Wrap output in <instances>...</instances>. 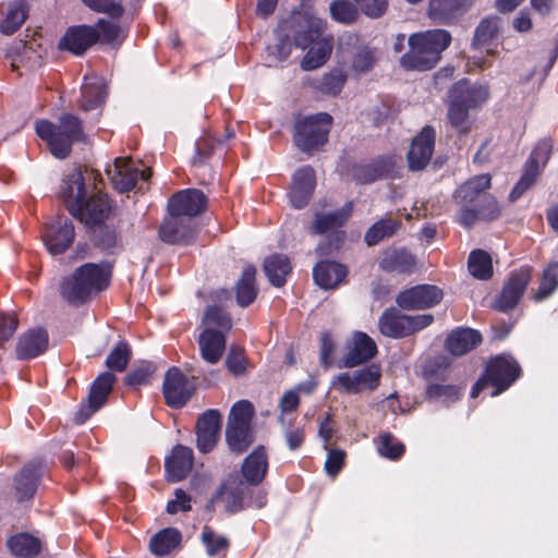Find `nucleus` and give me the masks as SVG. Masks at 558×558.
<instances>
[{"instance_id":"1","label":"nucleus","mask_w":558,"mask_h":558,"mask_svg":"<svg viewBox=\"0 0 558 558\" xmlns=\"http://www.w3.org/2000/svg\"><path fill=\"white\" fill-rule=\"evenodd\" d=\"M94 171L74 169L66 175L61 196L70 214L87 226L102 223L110 213L108 196L96 192Z\"/></svg>"},{"instance_id":"2","label":"nucleus","mask_w":558,"mask_h":558,"mask_svg":"<svg viewBox=\"0 0 558 558\" xmlns=\"http://www.w3.org/2000/svg\"><path fill=\"white\" fill-rule=\"evenodd\" d=\"M293 29L294 44L296 47L306 48L313 46L301 61V68L305 71L318 69L329 59L332 51V37L323 36L325 22L313 13L294 14L291 26L284 23L280 26L282 32Z\"/></svg>"},{"instance_id":"3","label":"nucleus","mask_w":558,"mask_h":558,"mask_svg":"<svg viewBox=\"0 0 558 558\" xmlns=\"http://www.w3.org/2000/svg\"><path fill=\"white\" fill-rule=\"evenodd\" d=\"M409 51L400 59L407 71H428L440 60L441 52L451 43V35L445 29H432L412 34L409 37Z\"/></svg>"},{"instance_id":"4","label":"nucleus","mask_w":558,"mask_h":558,"mask_svg":"<svg viewBox=\"0 0 558 558\" xmlns=\"http://www.w3.org/2000/svg\"><path fill=\"white\" fill-rule=\"evenodd\" d=\"M110 276L109 264H85L62 281L60 292L70 303L84 302L93 293L105 290Z\"/></svg>"},{"instance_id":"5","label":"nucleus","mask_w":558,"mask_h":558,"mask_svg":"<svg viewBox=\"0 0 558 558\" xmlns=\"http://www.w3.org/2000/svg\"><path fill=\"white\" fill-rule=\"evenodd\" d=\"M205 329L198 337L202 359L216 364L226 350L225 333L232 327L231 317L218 306H208L204 316Z\"/></svg>"},{"instance_id":"6","label":"nucleus","mask_w":558,"mask_h":558,"mask_svg":"<svg viewBox=\"0 0 558 558\" xmlns=\"http://www.w3.org/2000/svg\"><path fill=\"white\" fill-rule=\"evenodd\" d=\"M37 135L45 141L50 151L57 158H65L74 142L83 138V129L80 119L73 114H63L56 125L47 120L36 123Z\"/></svg>"},{"instance_id":"7","label":"nucleus","mask_w":558,"mask_h":558,"mask_svg":"<svg viewBox=\"0 0 558 558\" xmlns=\"http://www.w3.org/2000/svg\"><path fill=\"white\" fill-rule=\"evenodd\" d=\"M331 123V116L325 112L298 120L294 124V144L303 151L317 149L328 141Z\"/></svg>"},{"instance_id":"8","label":"nucleus","mask_w":558,"mask_h":558,"mask_svg":"<svg viewBox=\"0 0 558 558\" xmlns=\"http://www.w3.org/2000/svg\"><path fill=\"white\" fill-rule=\"evenodd\" d=\"M380 378V366L372 364L353 372H343L333 376L330 381V389L348 395L374 391L379 386Z\"/></svg>"},{"instance_id":"9","label":"nucleus","mask_w":558,"mask_h":558,"mask_svg":"<svg viewBox=\"0 0 558 558\" xmlns=\"http://www.w3.org/2000/svg\"><path fill=\"white\" fill-rule=\"evenodd\" d=\"M106 172L119 192H128L138 180L147 181L151 175L149 168L126 157L117 158Z\"/></svg>"},{"instance_id":"10","label":"nucleus","mask_w":558,"mask_h":558,"mask_svg":"<svg viewBox=\"0 0 558 558\" xmlns=\"http://www.w3.org/2000/svg\"><path fill=\"white\" fill-rule=\"evenodd\" d=\"M485 377L495 389L492 397L507 390L520 376V366L509 355H498L492 359L485 371Z\"/></svg>"},{"instance_id":"11","label":"nucleus","mask_w":558,"mask_h":558,"mask_svg":"<svg viewBox=\"0 0 558 558\" xmlns=\"http://www.w3.org/2000/svg\"><path fill=\"white\" fill-rule=\"evenodd\" d=\"M442 290L433 284H418L401 291L396 303L403 310H425L437 305L442 300Z\"/></svg>"},{"instance_id":"12","label":"nucleus","mask_w":558,"mask_h":558,"mask_svg":"<svg viewBox=\"0 0 558 558\" xmlns=\"http://www.w3.org/2000/svg\"><path fill=\"white\" fill-rule=\"evenodd\" d=\"M75 231L72 221L64 217L46 225L43 232V241L51 255L64 253L73 243Z\"/></svg>"},{"instance_id":"13","label":"nucleus","mask_w":558,"mask_h":558,"mask_svg":"<svg viewBox=\"0 0 558 558\" xmlns=\"http://www.w3.org/2000/svg\"><path fill=\"white\" fill-rule=\"evenodd\" d=\"M550 146L547 142L538 143L527 159L524 172L510 193V199L517 201L527 189L532 186L535 179L549 159Z\"/></svg>"},{"instance_id":"14","label":"nucleus","mask_w":558,"mask_h":558,"mask_svg":"<svg viewBox=\"0 0 558 558\" xmlns=\"http://www.w3.org/2000/svg\"><path fill=\"white\" fill-rule=\"evenodd\" d=\"M207 207V197L196 189H186L174 194L168 203L170 216L191 219L202 214Z\"/></svg>"},{"instance_id":"15","label":"nucleus","mask_w":558,"mask_h":558,"mask_svg":"<svg viewBox=\"0 0 558 558\" xmlns=\"http://www.w3.org/2000/svg\"><path fill=\"white\" fill-rule=\"evenodd\" d=\"M116 376L112 373L105 372L100 374L92 385L88 404L83 405L75 415V422L83 424L97 410H99L107 401L109 393L112 390Z\"/></svg>"},{"instance_id":"16","label":"nucleus","mask_w":558,"mask_h":558,"mask_svg":"<svg viewBox=\"0 0 558 558\" xmlns=\"http://www.w3.org/2000/svg\"><path fill=\"white\" fill-rule=\"evenodd\" d=\"M377 354V344L365 332L355 331L345 344L343 366L352 368L371 361Z\"/></svg>"},{"instance_id":"17","label":"nucleus","mask_w":558,"mask_h":558,"mask_svg":"<svg viewBox=\"0 0 558 558\" xmlns=\"http://www.w3.org/2000/svg\"><path fill=\"white\" fill-rule=\"evenodd\" d=\"M193 392L192 385L184 374L177 367H171L163 380V396L171 408L183 407Z\"/></svg>"},{"instance_id":"18","label":"nucleus","mask_w":558,"mask_h":558,"mask_svg":"<svg viewBox=\"0 0 558 558\" xmlns=\"http://www.w3.org/2000/svg\"><path fill=\"white\" fill-rule=\"evenodd\" d=\"M436 133L432 126H425L413 138L408 153V161L411 170L424 169L434 153Z\"/></svg>"},{"instance_id":"19","label":"nucleus","mask_w":558,"mask_h":558,"mask_svg":"<svg viewBox=\"0 0 558 558\" xmlns=\"http://www.w3.org/2000/svg\"><path fill=\"white\" fill-rule=\"evenodd\" d=\"M531 278L532 268L529 266L512 271L499 296L498 308L508 311L514 307L524 293Z\"/></svg>"},{"instance_id":"20","label":"nucleus","mask_w":558,"mask_h":558,"mask_svg":"<svg viewBox=\"0 0 558 558\" xmlns=\"http://www.w3.org/2000/svg\"><path fill=\"white\" fill-rule=\"evenodd\" d=\"M221 427V414L217 410L206 411L197 421V448L202 452H209L216 446Z\"/></svg>"},{"instance_id":"21","label":"nucleus","mask_w":558,"mask_h":558,"mask_svg":"<svg viewBox=\"0 0 558 558\" xmlns=\"http://www.w3.org/2000/svg\"><path fill=\"white\" fill-rule=\"evenodd\" d=\"M449 98H453L469 110L482 107L489 98L488 86L462 80L453 85Z\"/></svg>"},{"instance_id":"22","label":"nucleus","mask_w":558,"mask_h":558,"mask_svg":"<svg viewBox=\"0 0 558 558\" xmlns=\"http://www.w3.org/2000/svg\"><path fill=\"white\" fill-rule=\"evenodd\" d=\"M473 0H429L428 16L438 24H450L465 14Z\"/></svg>"},{"instance_id":"23","label":"nucleus","mask_w":558,"mask_h":558,"mask_svg":"<svg viewBox=\"0 0 558 558\" xmlns=\"http://www.w3.org/2000/svg\"><path fill=\"white\" fill-rule=\"evenodd\" d=\"M316 184L315 171L311 167L299 169L292 180L289 198L293 207L302 208L307 205Z\"/></svg>"},{"instance_id":"24","label":"nucleus","mask_w":558,"mask_h":558,"mask_svg":"<svg viewBox=\"0 0 558 558\" xmlns=\"http://www.w3.org/2000/svg\"><path fill=\"white\" fill-rule=\"evenodd\" d=\"M159 235L163 242L171 244H187L195 236V226L191 219L170 216L159 228Z\"/></svg>"},{"instance_id":"25","label":"nucleus","mask_w":558,"mask_h":558,"mask_svg":"<svg viewBox=\"0 0 558 558\" xmlns=\"http://www.w3.org/2000/svg\"><path fill=\"white\" fill-rule=\"evenodd\" d=\"M49 343L45 329H32L23 333L16 344V355L21 360H29L43 354Z\"/></svg>"},{"instance_id":"26","label":"nucleus","mask_w":558,"mask_h":558,"mask_svg":"<svg viewBox=\"0 0 558 558\" xmlns=\"http://www.w3.org/2000/svg\"><path fill=\"white\" fill-rule=\"evenodd\" d=\"M482 342L481 333L472 328L459 327L452 330L446 339V349L456 356H461Z\"/></svg>"},{"instance_id":"27","label":"nucleus","mask_w":558,"mask_h":558,"mask_svg":"<svg viewBox=\"0 0 558 558\" xmlns=\"http://www.w3.org/2000/svg\"><path fill=\"white\" fill-rule=\"evenodd\" d=\"M166 471L172 482L182 481L193 466V451L189 447L178 445L170 457L166 459Z\"/></svg>"},{"instance_id":"28","label":"nucleus","mask_w":558,"mask_h":558,"mask_svg":"<svg viewBox=\"0 0 558 558\" xmlns=\"http://www.w3.org/2000/svg\"><path fill=\"white\" fill-rule=\"evenodd\" d=\"M502 21L499 16H488L483 19L475 29L473 47L476 49L485 48L488 54L496 52L494 41L501 32Z\"/></svg>"},{"instance_id":"29","label":"nucleus","mask_w":558,"mask_h":558,"mask_svg":"<svg viewBox=\"0 0 558 558\" xmlns=\"http://www.w3.org/2000/svg\"><path fill=\"white\" fill-rule=\"evenodd\" d=\"M95 43V29L88 26H77L65 33L59 43V48L69 50L74 54H82Z\"/></svg>"},{"instance_id":"30","label":"nucleus","mask_w":558,"mask_h":558,"mask_svg":"<svg viewBox=\"0 0 558 558\" xmlns=\"http://www.w3.org/2000/svg\"><path fill=\"white\" fill-rule=\"evenodd\" d=\"M395 165L396 160L391 157L360 165L353 169V178L357 183H371L375 180L389 177L393 171Z\"/></svg>"},{"instance_id":"31","label":"nucleus","mask_w":558,"mask_h":558,"mask_svg":"<svg viewBox=\"0 0 558 558\" xmlns=\"http://www.w3.org/2000/svg\"><path fill=\"white\" fill-rule=\"evenodd\" d=\"M268 470V454L263 446L257 447L242 464V474L251 485L259 484Z\"/></svg>"},{"instance_id":"32","label":"nucleus","mask_w":558,"mask_h":558,"mask_svg":"<svg viewBox=\"0 0 558 558\" xmlns=\"http://www.w3.org/2000/svg\"><path fill=\"white\" fill-rule=\"evenodd\" d=\"M490 181L489 174H480L470 179L457 189L454 199L460 205H470L476 201L481 202L483 198L482 193L490 187Z\"/></svg>"},{"instance_id":"33","label":"nucleus","mask_w":558,"mask_h":558,"mask_svg":"<svg viewBox=\"0 0 558 558\" xmlns=\"http://www.w3.org/2000/svg\"><path fill=\"white\" fill-rule=\"evenodd\" d=\"M315 282L323 289H333L347 277V268L333 262H320L313 270Z\"/></svg>"},{"instance_id":"34","label":"nucleus","mask_w":558,"mask_h":558,"mask_svg":"<svg viewBox=\"0 0 558 558\" xmlns=\"http://www.w3.org/2000/svg\"><path fill=\"white\" fill-rule=\"evenodd\" d=\"M106 95L107 90L102 78L86 76L82 86L81 108L84 111L96 109L104 102Z\"/></svg>"},{"instance_id":"35","label":"nucleus","mask_w":558,"mask_h":558,"mask_svg":"<svg viewBox=\"0 0 558 558\" xmlns=\"http://www.w3.org/2000/svg\"><path fill=\"white\" fill-rule=\"evenodd\" d=\"M27 16L28 7L25 0L11 1L0 21V32L4 35L14 34L25 23Z\"/></svg>"},{"instance_id":"36","label":"nucleus","mask_w":558,"mask_h":558,"mask_svg":"<svg viewBox=\"0 0 558 558\" xmlns=\"http://www.w3.org/2000/svg\"><path fill=\"white\" fill-rule=\"evenodd\" d=\"M244 487L241 483L223 484L213 498L214 504H221L226 511L236 512L243 508Z\"/></svg>"},{"instance_id":"37","label":"nucleus","mask_w":558,"mask_h":558,"mask_svg":"<svg viewBox=\"0 0 558 558\" xmlns=\"http://www.w3.org/2000/svg\"><path fill=\"white\" fill-rule=\"evenodd\" d=\"M292 270L291 263L286 255L274 254L267 257L264 262V271L271 282L276 287H281L287 281V276Z\"/></svg>"},{"instance_id":"38","label":"nucleus","mask_w":558,"mask_h":558,"mask_svg":"<svg viewBox=\"0 0 558 558\" xmlns=\"http://www.w3.org/2000/svg\"><path fill=\"white\" fill-rule=\"evenodd\" d=\"M353 204L347 203L342 208L330 214L316 215L313 230L315 233H325L342 227L350 218Z\"/></svg>"},{"instance_id":"39","label":"nucleus","mask_w":558,"mask_h":558,"mask_svg":"<svg viewBox=\"0 0 558 558\" xmlns=\"http://www.w3.org/2000/svg\"><path fill=\"white\" fill-rule=\"evenodd\" d=\"M405 315L396 308L386 310L378 320V328L385 337L400 339L405 338Z\"/></svg>"},{"instance_id":"40","label":"nucleus","mask_w":558,"mask_h":558,"mask_svg":"<svg viewBox=\"0 0 558 558\" xmlns=\"http://www.w3.org/2000/svg\"><path fill=\"white\" fill-rule=\"evenodd\" d=\"M7 545L12 555L19 558H33L41 549L40 541L27 533H20L10 537Z\"/></svg>"},{"instance_id":"41","label":"nucleus","mask_w":558,"mask_h":558,"mask_svg":"<svg viewBox=\"0 0 558 558\" xmlns=\"http://www.w3.org/2000/svg\"><path fill=\"white\" fill-rule=\"evenodd\" d=\"M255 275V267L251 265L246 266L236 284V302L242 307L248 306L256 299Z\"/></svg>"},{"instance_id":"42","label":"nucleus","mask_w":558,"mask_h":558,"mask_svg":"<svg viewBox=\"0 0 558 558\" xmlns=\"http://www.w3.org/2000/svg\"><path fill=\"white\" fill-rule=\"evenodd\" d=\"M380 267L386 271L410 274L415 268V258L405 251H391L383 257Z\"/></svg>"},{"instance_id":"43","label":"nucleus","mask_w":558,"mask_h":558,"mask_svg":"<svg viewBox=\"0 0 558 558\" xmlns=\"http://www.w3.org/2000/svg\"><path fill=\"white\" fill-rule=\"evenodd\" d=\"M181 542V534L175 529H165L151 537L149 546L157 556H165L175 549Z\"/></svg>"},{"instance_id":"44","label":"nucleus","mask_w":558,"mask_h":558,"mask_svg":"<svg viewBox=\"0 0 558 558\" xmlns=\"http://www.w3.org/2000/svg\"><path fill=\"white\" fill-rule=\"evenodd\" d=\"M201 539L208 556L218 558H225L227 556L230 542L226 536L216 533L209 526H204Z\"/></svg>"},{"instance_id":"45","label":"nucleus","mask_w":558,"mask_h":558,"mask_svg":"<svg viewBox=\"0 0 558 558\" xmlns=\"http://www.w3.org/2000/svg\"><path fill=\"white\" fill-rule=\"evenodd\" d=\"M39 476L37 466H27L21 471L15 478V489L20 500L28 499L34 495Z\"/></svg>"},{"instance_id":"46","label":"nucleus","mask_w":558,"mask_h":558,"mask_svg":"<svg viewBox=\"0 0 558 558\" xmlns=\"http://www.w3.org/2000/svg\"><path fill=\"white\" fill-rule=\"evenodd\" d=\"M470 274L480 280H487L493 275L492 258L488 253L483 250L471 252L468 260Z\"/></svg>"},{"instance_id":"47","label":"nucleus","mask_w":558,"mask_h":558,"mask_svg":"<svg viewBox=\"0 0 558 558\" xmlns=\"http://www.w3.org/2000/svg\"><path fill=\"white\" fill-rule=\"evenodd\" d=\"M227 441L232 451L242 453L253 442L251 427L228 426Z\"/></svg>"},{"instance_id":"48","label":"nucleus","mask_w":558,"mask_h":558,"mask_svg":"<svg viewBox=\"0 0 558 558\" xmlns=\"http://www.w3.org/2000/svg\"><path fill=\"white\" fill-rule=\"evenodd\" d=\"M400 227L397 220L387 218L374 223L365 234V241L368 245H375L386 236L392 235Z\"/></svg>"},{"instance_id":"49","label":"nucleus","mask_w":558,"mask_h":558,"mask_svg":"<svg viewBox=\"0 0 558 558\" xmlns=\"http://www.w3.org/2000/svg\"><path fill=\"white\" fill-rule=\"evenodd\" d=\"M377 450L384 458L398 460L403 456L405 448L392 434L383 433L378 436Z\"/></svg>"},{"instance_id":"50","label":"nucleus","mask_w":558,"mask_h":558,"mask_svg":"<svg viewBox=\"0 0 558 558\" xmlns=\"http://www.w3.org/2000/svg\"><path fill=\"white\" fill-rule=\"evenodd\" d=\"M558 288V262L551 263L544 270L539 288L534 300L542 301L548 298Z\"/></svg>"},{"instance_id":"51","label":"nucleus","mask_w":558,"mask_h":558,"mask_svg":"<svg viewBox=\"0 0 558 558\" xmlns=\"http://www.w3.org/2000/svg\"><path fill=\"white\" fill-rule=\"evenodd\" d=\"M448 120L459 133L465 134L470 131L469 109L453 98L449 101Z\"/></svg>"},{"instance_id":"52","label":"nucleus","mask_w":558,"mask_h":558,"mask_svg":"<svg viewBox=\"0 0 558 558\" xmlns=\"http://www.w3.org/2000/svg\"><path fill=\"white\" fill-rule=\"evenodd\" d=\"M254 408L246 400L238 401L230 411L228 426L250 427Z\"/></svg>"},{"instance_id":"53","label":"nucleus","mask_w":558,"mask_h":558,"mask_svg":"<svg viewBox=\"0 0 558 558\" xmlns=\"http://www.w3.org/2000/svg\"><path fill=\"white\" fill-rule=\"evenodd\" d=\"M130 357L131 351L128 343L119 342L108 355L106 365L112 371L122 372L128 366Z\"/></svg>"},{"instance_id":"54","label":"nucleus","mask_w":558,"mask_h":558,"mask_svg":"<svg viewBox=\"0 0 558 558\" xmlns=\"http://www.w3.org/2000/svg\"><path fill=\"white\" fill-rule=\"evenodd\" d=\"M461 389L453 385H430L427 388V397L430 400L450 403L459 399Z\"/></svg>"},{"instance_id":"55","label":"nucleus","mask_w":558,"mask_h":558,"mask_svg":"<svg viewBox=\"0 0 558 558\" xmlns=\"http://www.w3.org/2000/svg\"><path fill=\"white\" fill-rule=\"evenodd\" d=\"M330 13L333 20L343 24H351L359 16L356 8L351 2L342 0L330 4Z\"/></svg>"},{"instance_id":"56","label":"nucleus","mask_w":558,"mask_h":558,"mask_svg":"<svg viewBox=\"0 0 558 558\" xmlns=\"http://www.w3.org/2000/svg\"><path fill=\"white\" fill-rule=\"evenodd\" d=\"M347 81V75L342 70L336 69L327 73L319 85L322 93L327 95H338Z\"/></svg>"},{"instance_id":"57","label":"nucleus","mask_w":558,"mask_h":558,"mask_svg":"<svg viewBox=\"0 0 558 558\" xmlns=\"http://www.w3.org/2000/svg\"><path fill=\"white\" fill-rule=\"evenodd\" d=\"M375 63V50L368 47H363L354 54L351 66L356 74H363L371 71Z\"/></svg>"},{"instance_id":"58","label":"nucleus","mask_w":558,"mask_h":558,"mask_svg":"<svg viewBox=\"0 0 558 558\" xmlns=\"http://www.w3.org/2000/svg\"><path fill=\"white\" fill-rule=\"evenodd\" d=\"M155 369L154 364L149 362L142 363L126 375L125 384L131 387L145 385L150 380Z\"/></svg>"},{"instance_id":"59","label":"nucleus","mask_w":558,"mask_h":558,"mask_svg":"<svg viewBox=\"0 0 558 558\" xmlns=\"http://www.w3.org/2000/svg\"><path fill=\"white\" fill-rule=\"evenodd\" d=\"M226 365L234 376L243 375L247 369V361L242 349L231 348Z\"/></svg>"},{"instance_id":"60","label":"nucleus","mask_w":558,"mask_h":558,"mask_svg":"<svg viewBox=\"0 0 558 558\" xmlns=\"http://www.w3.org/2000/svg\"><path fill=\"white\" fill-rule=\"evenodd\" d=\"M405 337L416 333L434 322L432 314L405 315Z\"/></svg>"},{"instance_id":"61","label":"nucleus","mask_w":558,"mask_h":558,"mask_svg":"<svg viewBox=\"0 0 558 558\" xmlns=\"http://www.w3.org/2000/svg\"><path fill=\"white\" fill-rule=\"evenodd\" d=\"M83 2L92 10L106 13L112 17H119L123 13L122 5L111 0H83Z\"/></svg>"},{"instance_id":"62","label":"nucleus","mask_w":558,"mask_h":558,"mask_svg":"<svg viewBox=\"0 0 558 558\" xmlns=\"http://www.w3.org/2000/svg\"><path fill=\"white\" fill-rule=\"evenodd\" d=\"M96 40L99 38L108 44H113L121 37V28L113 23L99 21L97 25Z\"/></svg>"},{"instance_id":"63","label":"nucleus","mask_w":558,"mask_h":558,"mask_svg":"<svg viewBox=\"0 0 558 558\" xmlns=\"http://www.w3.org/2000/svg\"><path fill=\"white\" fill-rule=\"evenodd\" d=\"M365 15L372 19L381 16L388 7L387 0H354Z\"/></svg>"},{"instance_id":"64","label":"nucleus","mask_w":558,"mask_h":558,"mask_svg":"<svg viewBox=\"0 0 558 558\" xmlns=\"http://www.w3.org/2000/svg\"><path fill=\"white\" fill-rule=\"evenodd\" d=\"M478 208L482 220H494L500 215L498 203L490 195H483Z\"/></svg>"}]
</instances>
